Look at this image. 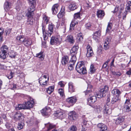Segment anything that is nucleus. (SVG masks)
<instances>
[{
  "instance_id": "nucleus-4",
  "label": "nucleus",
  "mask_w": 131,
  "mask_h": 131,
  "mask_svg": "<svg viewBox=\"0 0 131 131\" xmlns=\"http://www.w3.org/2000/svg\"><path fill=\"white\" fill-rule=\"evenodd\" d=\"M108 90V87L107 86L105 85L104 88L101 89L99 93L96 94L97 97L101 98L105 96V94L106 92Z\"/></svg>"
},
{
  "instance_id": "nucleus-54",
  "label": "nucleus",
  "mask_w": 131,
  "mask_h": 131,
  "mask_svg": "<svg viewBox=\"0 0 131 131\" xmlns=\"http://www.w3.org/2000/svg\"><path fill=\"white\" fill-rule=\"evenodd\" d=\"M23 126L24 124L23 123H19L18 124L17 128L19 130H20L23 128Z\"/></svg>"
},
{
  "instance_id": "nucleus-43",
  "label": "nucleus",
  "mask_w": 131,
  "mask_h": 131,
  "mask_svg": "<svg viewBox=\"0 0 131 131\" xmlns=\"http://www.w3.org/2000/svg\"><path fill=\"white\" fill-rule=\"evenodd\" d=\"M34 20L33 18H28L26 22L27 25H32L34 22Z\"/></svg>"
},
{
  "instance_id": "nucleus-39",
  "label": "nucleus",
  "mask_w": 131,
  "mask_h": 131,
  "mask_svg": "<svg viewBox=\"0 0 131 131\" xmlns=\"http://www.w3.org/2000/svg\"><path fill=\"white\" fill-rule=\"evenodd\" d=\"M45 126L47 128L48 130H49L52 128H54L55 126L52 124L48 123L45 124Z\"/></svg>"
},
{
  "instance_id": "nucleus-31",
  "label": "nucleus",
  "mask_w": 131,
  "mask_h": 131,
  "mask_svg": "<svg viewBox=\"0 0 131 131\" xmlns=\"http://www.w3.org/2000/svg\"><path fill=\"white\" fill-rule=\"evenodd\" d=\"M92 88V86L90 84H88L87 89L86 91H85V95H87L88 93H91L92 91L91 89Z\"/></svg>"
},
{
  "instance_id": "nucleus-44",
  "label": "nucleus",
  "mask_w": 131,
  "mask_h": 131,
  "mask_svg": "<svg viewBox=\"0 0 131 131\" xmlns=\"http://www.w3.org/2000/svg\"><path fill=\"white\" fill-rule=\"evenodd\" d=\"M60 27L62 29V32L64 33H65L66 32V26L64 22H61Z\"/></svg>"
},
{
  "instance_id": "nucleus-3",
  "label": "nucleus",
  "mask_w": 131,
  "mask_h": 131,
  "mask_svg": "<svg viewBox=\"0 0 131 131\" xmlns=\"http://www.w3.org/2000/svg\"><path fill=\"white\" fill-rule=\"evenodd\" d=\"M75 69L78 72L81 74H83L86 73V69L84 66V62L83 61L78 63Z\"/></svg>"
},
{
  "instance_id": "nucleus-62",
  "label": "nucleus",
  "mask_w": 131,
  "mask_h": 131,
  "mask_svg": "<svg viewBox=\"0 0 131 131\" xmlns=\"http://www.w3.org/2000/svg\"><path fill=\"white\" fill-rule=\"evenodd\" d=\"M58 84L61 87H64V84L63 83H62V81L59 82L58 83Z\"/></svg>"
},
{
  "instance_id": "nucleus-57",
  "label": "nucleus",
  "mask_w": 131,
  "mask_h": 131,
  "mask_svg": "<svg viewBox=\"0 0 131 131\" xmlns=\"http://www.w3.org/2000/svg\"><path fill=\"white\" fill-rule=\"evenodd\" d=\"M13 77V73L11 72L10 74L8 75L7 77L9 79H11Z\"/></svg>"
},
{
  "instance_id": "nucleus-41",
  "label": "nucleus",
  "mask_w": 131,
  "mask_h": 131,
  "mask_svg": "<svg viewBox=\"0 0 131 131\" xmlns=\"http://www.w3.org/2000/svg\"><path fill=\"white\" fill-rule=\"evenodd\" d=\"M36 57L40 58L41 60H43L44 59V56L43 55V52L42 51L37 53L36 55Z\"/></svg>"
},
{
  "instance_id": "nucleus-19",
  "label": "nucleus",
  "mask_w": 131,
  "mask_h": 131,
  "mask_svg": "<svg viewBox=\"0 0 131 131\" xmlns=\"http://www.w3.org/2000/svg\"><path fill=\"white\" fill-rule=\"evenodd\" d=\"M77 117V115L75 112L74 111L70 112L68 114V118L71 120L76 119Z\"/></svg>"
},
{
  "instance_id": "nucleus-37",
  "label": "nucleus",
  "mask_w": 131,
  "mask_h": 131,
  "mask_svg": "<svg viewBox=\"0 0 131 131\" xmlns=\"http://www.w3.org/2000/svg\"><path fill=\"white\" fill-rule=\"evenodd\" d=\"M78 21L77 20L73 19L70 25V29H72V27L75 26L76 24L78 23Z\"/></svg>"
},
{
  "instance_id": "nucleus-30",
  "label": "nucleus",
  "mask_w": 131,
  "mask_h": 131,
  "mask_svg": "<svg viewBox=\"0 0 131 131\" xmlns=\"http://www.w3.org/2000/svg\"><path fill=\"white\" fill-rule=\"evenodd\" d=\"M126 6L125 11L129 12L131 10V2L128 1L126 4Z\"/></svg>"
},
{
  "instance_id": "nucleus-36",
  "label": "nucleus",
  "mask_w": 131,
  "mask_h": 131,
  "mask_svg": "<svg viewBox=\"0 0 131 131\" xmlns=\"http://www.w3.org/2000/svg\"><path fill=\"white\" fill-rule=\"evenodd\" d=\"M0 50L7 53L8 51L9 48L6 46L4 45L1 47Z\"/></svg>"
},
{
  "instance_id": "nucleus-18",
  "label": "nucleus",
  "mask_w": 131,
  "mask_h": 131,
  "mask_svg": "<svg viewBox=\"0 0 131 131\" xmlns=\"http://www.w3.org/2000/svg\"><path fill=\"white\" fill-rule=\"evenodd\" d=\"M77 100L76 97L73 96L69 97L66 99V101L69 104L73 105L76 102Z\"/></svg>"
},
{
  "instance_id": "nucleus-63",
  "label": "nucleus",
  "mask_w": 131,
  "mask_h": 131,
  "mask_svg": "<svg viewBox=\"0 0 131 131\" xmlns=\"http://www.w3.org/2000/svg\"><path fill=\"white\" fill-rule=\"evenodd\" d=\"M3 33V29L2 28H0V35H2Z\"/></svg>"
},
{
  "instance_id": "nucleus-59",
  "label": "nucleus",
  "mask_w": 131,
  "mask_h": 131,
  "mask_svg": "<svg viewBox=\"0 0 131 131\" xmlns=\"http://www.w3.org/2000/svg\"><path fill=\"white\" fill-rule=\"evenodd\" d=\"M91 26V25L90 23H88L85 25V27L86 28L89 29Z\"/></svg>"
},
{
  "instance_id": "nucleus-38",
  "label": "nucleus",
  "mask_w": 131,
  "mask_h": 131,
  "mask_svg": "<svg viewBox=\"0 0 131 131\" xmlns=\"http://www.w3.org/2000/svg\"><path fill=\"white\" fill-rule=\"evenodd\" d=\"M95 71V69L93 65L92 64L91 65L90 68L89 70V73L90 74L94 73Z\"/></svg>"
},
{
  "instance_id": "nucleus-17",
  "label": "nucleus",
  "mask_w": 131,
  "mask_h": 131,
  "mask_svg": "<svg viewBox=\"0 0 131 131\" xmlns=\"http://www.w3.org/2000/svg\"><path fill=\"white\" fill-rule=\"evenodd\" d=\"M97 127L100 131H109L107 129L106 126L102 123H100L98 124Z\"/></svg>"
},
{
  "instance_id": "nucleus-34",
  "label": "nucleus",
  "mask_w": 131,
  "mask_h": 131,
  "mask_svg": "<svg viewBox=\"0 0 131 131\" xmlns=\"http://www.w3.org/2000/svg\"><path fill=\"white\" fill-rule=\"evenodd\" d=\"M53 26L52 24L51 23L49 24L48 26V32L49 34L50 35L53 32Z\"/></svg>"
},
{
  "instance_id": "nucleus-55",
  "label": "nucleus",
  "mask_w": 131,
  "mask_h": 131,
  "mask_svg": "<svg viewBox=\"0 0 131 131\" xmlns=\"http://www.w3.org/2000/svg\"><path fill=\"white\" fill-rule=\"evenodd\" d=\"M85 6L87 7V8H86V9H89V8H91V4L90 3H86L85 4Z\"/></svg>"
},
{
  "instance_id": "nucleus-32",
  "label": "nucleus",
  "mask_w": 131,
  "mask_h": 131,
  "mask_svg": "<svg viewBox=\"0 0 131 131\" xmlns=\"http://www.w3.org/2000/svg\"><path fill=\"white\" fill-rule=\"evenodd\" d=\"M105 15L104 11L102 10H99L97 12V15L99 17L102 18Z\"/></svg>"
},
{
  "instance_id": "nucleus-27",
  "label": "nucleus",
  "mask_w": 131,
  "mask_h": 131,
  "mask_svg": "<svg viewBox=\"0 0 131 131\" xmlns=\"http://www.w3.org/2000/svg\"><path fill=\"white\" fill-rule=\"evenodd\" d=\"M82 36V34L81 32L77 34V42H80L83 41V38Z\"/></svg>"
},
{
  "instance_id": "nucleus-49",
  "label": "nucleus",
  "mask_w": 131,
  "mask_h": 131,
  "mask_svg": "<svg viewBox=\"0 0 131 131\" xmlns=\"http://www.w3.org/2000/svg\"><path fill=\"white\" fill-rule=\"evenodd\" d=\"M16 53L13 51H12L10 52L9 57L12 58H14L16 55Z\"/></svg>"
},
{
  "instance_id": "nucleus-10",
  "label": "nucleus",
  "mask_w": 131,
  "mask_h": 131,
  "mask_svg": "<svg viewBox=\"0 0 131 131\" xmlns=\"http://www.w3.org/2000/svg\"><path fill=\"white\" fill-rule=\"evenodd\" d=\"M79 47L77 46H74L70 50V55L71 56V58H73L74 57L76 58V55L77 53V51Z\"/></svg>"
},
{
  "instance_id": "nucleus-23",
  "label": "nucleus",
  "mask_w": 131,
  "mask_h": 131,
  "mask_svg": "<svg viewBox=\"0 0 131 131\" xmlns=\"http://www.w3.org/2000/svg\"><path fill=\"white\" fill-rule=\"evenodd\" d=\"M69 91L70 93L75 91V89L73 83L71 82H70L68 83Z\"/></svg>"
},
{
  "instance_id": "nucleus-11",
  "label": "nucleus",
  "mask_w": 131,
  "mask_h": 131,
  "mask_svg": "<svg viewBox=\"0 0 131 131\" xmlns=\"http://www.w3.org/2000/svg\"><path fill=\"white\" fill-rule=\"evenodd\" d=\"M14 118L16 121H17L23 119L24 118V115L20 112H17L14 116Z\"/></svg>"
},
{
  "instance_id": "nucleus-7",
  "label": "nucleus",
  "mask_w": 131,
  "mask_h": 131,
  "mask_svg": "<svg viewBox=\"0 0 131 131\" xmlns=\"http://www.w3.org/2000/svg\"><path fill=\"white\" fill-rule=\"evenodd\" d=\"M34 104V99L30 98L29 100L24 103L25 107L26 109H29L32 108Z\"/></svg>"
},
{
  "instance_id": "nucleus-15",
  "label": "nucleus",
  "mask_w": 131,
  "mask_h": 131,
  "mask_svg": "<svg viewBox=\"0 0 131 131\" xmlns=\"http://www.w3.org/2000/svg\"><path fill=\"white\" fill-rule=\"evenodd\" d=\"M54 116L60 119H62L64 118L65 116V114L59 111H57L56 113L54 114Z\"/></svg>"
},
{
  "instance_id": "nucleus-22",
  "label": "nucleus",
  "mask_w": 131,
  "mask_h": 131,
  "mask_svg": "<svg viewBox=\"0 0 131 131\" xmlns=\"http://www.w3.org/2000/svg\"><path fill=\"white\" fill-rule=\"evenodd\" d=\"M96 96H95L93 95L88 99V101L89 103L93 104L96 101Z\"/></svg>"
},
{
  "instance_id": "nucleus-1",
  "label": "nucleus",
  "mask_w": 131,
  "mask_h": 131,
  "mask_svg": "<svg viewBox=\"0 0 131 131\" xmlns=\"http://www.w3.org/2000/svg\"><path fill=\"white\" fill-rule=\"evenodd\" d=\"M42 19V29L43 39L45 40L47 39L48 36V34L46 32L45 30V27L49 21L50 18L45 15L43 16Z\"/></svg>"
},
{
  "instance_id": "nucleus-42",
  "label": "nucleus",
  "mask_w": 131,
  "mask_h": 131,
  "mask_svg": "<svg viewBox=\"0 0 131 131\" xmlns=\"http://www.w3.org/2000/svg\"><path fill=\"white\" fill-rule=\"evenodd\" d=\"M7 56V53L0 50V58L5 59L6 58Z\"/></svg>"
},
{
  "instance_id": "nucleus-8",
  "label": "nucleus",
  "mask_w": 131,
  "mask_h": 131,
  "mask_svg": "<svg viewBox=\"0 0 131 131\" xmlns=\"http://www.w3.org/2000/svg\"><path fill=\"white\" fill-rule=\"evenodd\" d=\"M125 117L124 116H119L116 118L113 119V122L116 125H121L124 121Z\"/></svg>"
},
{
  "instance_id": "nucleus-45",
  "label": "nucleus",
  "mask_w": 131,
  "mask_h": 131,
  "mask_svg": "<svg viewBox=\"0 0 131 131\" xmlns=\"http://www.w3.org/2000/svg\"><path fill=\"white\" fill-rule=\"evenodd\" d=\"M120 100V98L119 96H117L114 97L112 99L111 103L112 104H114V103L119 101Z\"/></svg>"
},
{
  "instance_id": "nucleus-46",
  "label": "nucleus",
  "mask_w": 131,
  "mask_h": 131,
  "mask_svg": "<svg viewBox=\"0 0 131 131\" xmlns=\"http://www.w3.org/2000/svg\"><path fill=\"white\" fill-rule=\"evenodd\" d=\"M67 40L71 43H73L74 42L73 37L71 35H69L67 36Z\"/></svg>"
},
{
  "instance_id": "nucleus-20",
  "label": "nucleus",
  "mask_w": 131,
  "mask_h": 131,
  "mask_svg": "<svg viewBox=\"0 0 131 131\" xmlns=\"http://www.w3.org/2000/svg\"><path fill=\"white\" fill-rule=\"evenodd\" d=\"M23 41V44L26 46H29L32 43L31 39V38H25Z\"/></svg>"
},
{
  "instance_id": "nucleus-51",
  "label": "nucleus",
  "mask_w": 131,
  "mask_h": 131,
  "mask_svg": "<svg viewBox=\"0 0 131 131\" xmlns=\"http://www.w3.org/2000/svg\"><path fill=\"white\" fill-rule=\"evenodd\" d=\"M77 128L76 127L74 126H72L69 129V131H76Z\"/></svg>"
},
{
  "instance_id": "nucleus-2",
  "label": "nucleus",
  "mask_w": 131,
  "mask_h": 131,
  "mask_svg": "<svg viewBox=\"0 0 131 131\" xmlns=\"http://www.w3.org/2000/svg\"><path fill=\"white\" fill-rule=\"evenodd\" d=\"M29 4L30 5V8L28 9V12L26 14V16L28 18H33V12L35 9L36 5L35 0H28Z\"/></svg>"
},
{
  "instance_id": "nucleus-40",
  "label": "nucleus",
  "mask_w": 131,
  "mask_h": 131,
  "mask_svg": "<svg viewBox=\"0 0 131 131\" xmlns=\"http://www.w3.org/2000/svg\"><path fill=\"white\" fill-rule=\"evenodd\" d=\"M16 109L17 110H19L21 109H26L25 107L24 103L23 104H18V106L16 107Z\"/></svg>"
},
{
  "instance_id": "nucleus-60",
  "label": "nucleus",
  "mask_w": 131,
  "mask_h": 131,
  "mask_svg": "<svg viewBox=\"0 0 131 131\" xmlns=\"http://www.w3.org/2000/svg\"><path fill=\"white\" fill-rule=\"evenodd\" d=\"M11 89L14 90L16 88V84H13L11 85Z\"/></svg>"
},
{
  "instance_id": "nucleus-29",
  "label": "nucleus",
  "mask_w": 131,
  "mask_h": 131,
  "mask_svg": "<svg viewBox=\"0 0 131 131\" xmlns=\"http://www.w3.org/2000/svg\"><path fill=\"white\" fill-rule=\"evenodd\" d=\"M112 93L117 96H119V95L121 94L120 91L117 89H113L112 91Z\"/></svg>"
},
{
  "instance_id": "nucleus-50",
  "label": "nucleus",
  "mask_w": 131,
  "mask_h": 131,
  "mask_svg": "<svg viewBox=\"0 0 131 131\" xmlns=\"http://www.w3.org/2000/svg\"><path fill=\"white\" fill-rule=\"evenodd\" d=\"M80 13L79 12L75 13L74 14V19L75 20H77V18H80Z\"/></svg>"
},
{
  "instance_id": "nucleus-58",
  "label": "nucleus",
  "mask_w": 131,
  "mask_h": 131,
  "mask_svg": "<svg viewBox=\"0 0 131 131\" xmlns=\"http://www.w3.org/2000/svg\"><path fill=\"white\" fill-rule=\"evenodd\" d=\"M128 12L125 11L124 13L123 14V19H125L126 18V15L127 14Z\"/></svg>"
},
{
  "instance_id": "nucleus-52",
  "label": "nucleus",
  "mask_w": 131,
  "mask_h": 131,
  "mask_svg": "<svg viewBox=\"0 0 131 131\" xmlns=\"http://www.w3.org/2000/svg\"><path fill=\"white\" fill-rule=\"evenodd\" d=\"M64 13H62L60 12L57 15V16L58 18H60L63 17L64 14Z\"/></svg>"
},
{
  "instance_id": "nucleus-28",
  "label": "nucleus",
  "mask_w": 131,
  "mask_h": 131,
  "mask_svg": "<svg viewBox=\"0 0 131 131\" xmlns=\"http://www.w3.org/2000/svg\"><path fill=\"white\" fill-rule=\"evenodd\" d=\"M69 58L67 56H64L62 57V63L63 64L65 65L69 61Z\"/></svg>"
},
{
  "instance_id": "nucleus-16",
  "label": "nucleus",
  "mask_w": 131,
  "mask_h": 131,
  "mask_svg": "<svg viewBox=\"0 0 131 131\" xmlns=\"http://www.w3.org/2000/svg\"><path fill=\"white\" fill-rule=\"evenodd\" d=\"M50 43L52 45L57 44L59 45L60 44V42L58 37H52L51 38Z\"/></svg>"
},
{
  "instance_id": "nucleus-33",
  "label": "nucleus",
  "mask_w": 131,
  "mask_h": 131,
  "mask_svg": "<svg viewBox=\"0 0 131 131\" xmlns=\"http://www.w3.org/2000/svg\"><path fill=\"white\" fill-rule=\"evenodd\" d=\"M25 38L23 36H18L16 38L17 41L20 43L23 42Z\"/></svg>"
},
{
  "instance_id": "nucleus-56",
  "label": "nucleus",
  "mask_w": 131,
  "mask_h": 131,
  "mask_svg": "<svg viewBox=\"0 0 131 131\" xmlns=\"http://www.w3.org/2000/svg\"><path fill=\"white\" fill-rule=\"evenodd\" d=\"M88 121H87L85 120H84L83 122V125L85 126L86 127H88Z\"/></svg>"
},
{
  "instance_id": "nucleus-35",
  "label": "nucleus",
  "mask_w": 131,
  "mask_h": 131,
  "mask_svg": "<svg viewBox=\"0 0 131 131\" xmlns=\"http://www.w3.org/2000/svg\"><path fill=\"white\" fill-rule=\"evenodd\" d=\"M54 88V86H50L47 89L46 92L50 94L53 91Z\"/></svg>"
},
{
  "instance_id": "nucleus-47",
  "label": "nucleus",
  "mask_w": 131,
  "mask_h": 131,
  "mask_svg": "<svg viewBox=\"0 0 131 131\" xmlns=\"http://www.w3.org/2000/svg\"><path fill=\"white\" fill-rule=\"evenodd\" d=\"M109 42L108 40L107 41H105L104 43V48L105 50L108 49L110 47Z\"/></svg>"
},
{
  "instance_id": "nucleus-21",
  "label": "nucleus",
  "mask_w": 131,
  "mask_h": 131,
  "mask_svg": "<svg viewBox=\"0 0 131 131\" xmlns=\"http://www.w3.org/2000/svg\"><path fill=\"white\" fill-rule=\"evenodd\" d=\"M50 109L48 107L43 109L41 111L42 115L43 116H47L50 114Z\"/></svg>"
},
{
  "instance_id": "nucleus-61",
  "label": "nucleus",
  "mask_w": 131,
  "mask_h": 131,
  "mask_svg": "<svg viewBox=\"0 0 131 131\" xmlns=\"http://www.w3.org/2000/svg\"><path fill=\"white\" fill-rule=\"evenodd\" d=\"M119 9L118 7L116 6L115 7L114 11H113V13H115V12H117V11H118V10H119Z\"/></svg>"
},
{
  "instance_id": "nucleus-12",
  "label": "nucleus",
  "mask_w": 131,
  "mask_h": 131,
  "mask_svg": "<svg viewBox=\"0 0 131 131\" xmlns=\"http://www.w3.org/2000/svg\"><path fill=\"white\" fill-rule=\"evenodd\" d=\"M77 60V58L74 57L73 58H71L70 62L68 64V68L70 70H71L73 69V66L74 65Z\"/></svg>"
},
{
  "instance_id": "nucleus-24",
  "label": "nucleus",
  "mask_w": 131,
  "mask_h": 131,
  "mask_svg": "<svg viewBox=\"0 0 131 131\" xmlns=\"http://www.w3.org/2000/svg\"><path fill=\"white\" fill-rule=\"evenodd\" d=\"M11 7V3L8 2H6L4 5V8L6 11H8Z\"/></svg>"
},
{
  "instance_id": "nucleus-53",
  "label": "nucleus",
  "mask_w": 131,
  "mask_h": 131,
  "mask_svg": "<svg viewBox=\"0 0 131 131\" xmlns=\"http://www.w3.org/2000/svg\"><path fill=\"white\" fill-rule=\"evenodd\" d=\"M58 92L60 94V95L62 96H63L64 95L63 91L62 89H59Z\"/></svg>"
},
{
  "instance_id": "nucleus-5",
  "label": "nucleus",
  "mask_w": 131,
  "mask_h": 131,
  "mask_svg": "<svg viewBox=\"0 0 131 131\" xmlns=\"http://www.w3.org/2000/svg\"><path fill=\"white\" fill-rule=\"evenodd\" d=\"M49 79V77L47 78L46 75L41 77L39 79V82L41 85H46Z\"/></svg>"
},
{
  "instance_id": "nucleus-25",
  "label": "nucleus",
  "mask_w": 131,
  "mask_h": 131,
  "mask_svg": "<svg viewBox=\"0 0 131 131\" xmlns=\"http://www.w3.org/2000/svg\"><path fill=\"white\" fill-rule=\"evenodd\" d=\"M59 5L58 4L54 5L52 6V9L53 14H55L57 13L58 11Z\"/></svg>"
},
{
  "instance_id": "nucleus-26",
  "label": "nucleus",
  "mask_w": 131,
  "mask_h": 131,
  "mask_svg": "<svg viewBox=\"0 0 131 131\" xmlns=\"http://www.w3.org/2000/svg\"><path fill=\"white\" fill-rule=\"evenodd\" d=\"M68 8L71 10H73L76 9L77 7L75 3H71L68 6Z\"/></svg>"
},
{
  "instance_id": "nucleus-6",
  "label": "nucleus",
  "mask_w": 131,
  "mask_h": 131,
  "mask_svg": "<svg viewBox=\"0 0 131 131\" xmlns=\"http://www.w3.org/2000/svg\"><path fill=\"white\" fill-rule=\"evenodd\" d=\"M129 99H126L123 108V110L126 112L131 111V103Z\"/></svg>"
},
{
  "instance_id": "nucleus-64",
  "label": "nucleus",
  "mask_w": 131,
  "mask_h": 131,
  "mask_svg": "<svg viewBox=\"0 0 131 131\" xmlns=\"http://www.w3.org/2000/svg\"><path fill=\"white\" fill-rule=\"evenodd\" d=\"M126 73L128 75L131 74V69H130L129 70L127 71Z\"/></svg>"
},
{
  "instance_id": "nucleus-48",
  "label": "nucleus",
  "mask_w": 131,
  "mask_h": 131,
  "mask_svg": "<svg viewBox=\"0 0 131 131\" xmlns=\"http://www.w3.org/2000/svg\"><path fill=\"white\" fill-rule=\"evenodd\" d=\"M112 24L111 23H109L108 24L107 29L106 30V33L109 32L112 29Z\"/></svg>"
},
{
  "instance_id": "nucleus-14",
  "label": "nucleus",
  "mask_w": 131,
  "mask_h": 131,
  "mask_svg": "<svg viewBox=\"0 0 131 131\" xmlns=\"http://www.w3.org/2000/svg\"><path fill=\"white\" fill-rule=\"evenodd\" d=\"M101 31L99 30L94 33L93 35V38L96 41H98L99 38L101 36Z\"/></svg>"
},
{
  "instance_id": "nucleus-13",
  "label": "nucleus",
  "mask_w": 131,
  "mask_h": 131,
  "mask_svg": "<svg viewBox=\"0 0 131 131\" xmlns=\"http://www.w3.org/2000/svg\"><path fill=\"white\" fill-rule=\"evenodd\" d=\"M87 52L86 56L88 57L92 56L93 54V52L91 47L89 45H88L86 47Z\"/></svg>"
},
{
  "instance_id": "nucleus-9",
  "label": "nucleus",
  "mask_w": 131,
  "mask_h": 131,
  "mask_svg": "<svg viewBox=\"0 0 131 131\" xmlns=\"http://www.w3.org/2000/svg\"><path fill=\"white\" fill-rule=\"evenodd\" d=\"M103 112L104 113L107 115H110L112 112L111 105L109 103H107L105 105L103 108Z\"/></svg>"
}]
</instances>
